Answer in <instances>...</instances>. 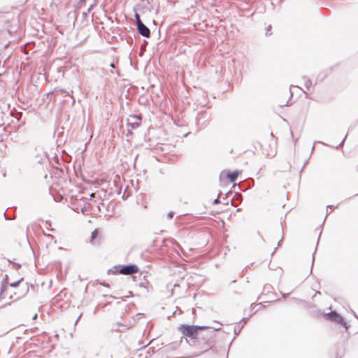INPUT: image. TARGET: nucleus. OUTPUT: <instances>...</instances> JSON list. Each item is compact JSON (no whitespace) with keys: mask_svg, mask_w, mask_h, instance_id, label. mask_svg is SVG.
<instances>
[{"mask_svg":"<svg viewBox=\"0 0 358 358\" xmlns=\"http://www.w3.org/2000/svg\"><path fill=\"white\" fill-rule=\"evenodd\" d=\"M220 329V328L219 327L213 330L207 331L205 333L201 332L196 337V339H194L192 341H188V339L185 338L186 343L196 350L189 357H199L212 349L215 345V331Z\"/></svg>","mask_w":358,"mask_h":358,"instance_id":"1","label":"nucleus"},{"mask_svg":"<svg viewBox=\"0 0 358 358\" xmlns=\"http://www.w3.org/2000/svg\"><path fill=\"white\" fill-rule=\"evenodd\" d=\"M209 327L205 325H191L187 324H181L178 326V329L182 334L183 338H187L188 341H192L196 339V336L201 333V330L208 329Z\"/></svg>","mask_w":358,"mask_h":358,"instance_id":"2","label":"nucleus"},{"mask_svg":"<svg viewBox=\"0 0 358 358\" xmlns=\"http://www.w3.org/2000/svg\"><path fill=\"white\" fill-rule=\"evenodd\" d=\"M318 313L323 315L327 317V320L333 322H336L341 325H343L346 329L349 328V325H348L347 322L345 321L344 318L338 313L336 310L331 311L330 313H322L320 310L318 311Z\"/></svg>","mask_w":358,"mask_h":358,"instance_id":"3","label":"nucleus"},{"mask_svg":"<svg viewBox=\"0 0 358 358\" xmlns=\"http://www.w3.org/2000/svg\"><path fill=\"white\" fill-rule=\"evenodd\" d=\"M113 269L115 270L114 273H118L123 275H131L138 271V268L136 264L115 266Z\"/></svg>","mask_w":358,"mask_h":358,"instance_id":"4","label":"nucleus"},{"mask_svg":"<svg viewBox=\"0 0 358 358\" xmlns=\"http://www.w3.org/2000/svg\"><path fill=\"white\" fill-rule=\"evenodd\" d=\"M32 162L34 165L48 163L49 159L47 153L43 150H36L35 155L33 157Z\"/></svg>","mask_w":358,"mask_h":358,"instance_id":"5","label":"nucleus"},{"mask_svg":"<svg viewBox=\"0 0 358 358\" xmlns=\"http://www.w3.org/2000/svg\"><path fill=\"white\" fill-rule=\"evenodd\" d=\"M8 279L9 277L7 274H6L1 282L0 286V299H3L6 297L7 292L8 291Z\"/></svg>","mask_w":358,"mask_h":358,"instance_id":"6","label":"nucleus"},{"mask_svg":"<svg viewBox=\"0 0 358 358\" xmlns=\"http://www.w3.org/2000/svg\"><path fill=\"white\" fill-rule=\"evenodd\" d=\"M141 122V117L138 115H131L129 116L127 122L128 127L131 129H136L139 127Z\"/></svg>","mask_w":358,"mask_h":358,"instance_id":"7","label":"nucleus"},{"mask_svg":"<svg viewBox=\"0 0 358 358\" xmlns=\"http://www.w3.org/2000/svg\"><path fill=\"white\" fill-rule=\"evenodd\" d=\"M81 200L83 202V205L79 204V206L80 207L81 212L83 214H88L93 205L96 203V200H94L92 203L87 202V198H82Z\"/></svg>","mask_w":358,"mask_h":358,"instance_id":"8","label":"nucleus"},{"mask_svg":"<svg viewBox=\"0 0 358 358\" xmlns=\"http://www.w3.org/2000/svg\"><path fill=\"white\" fill-rule=\"evenodd\" d=\"M209 117L210 114L207 110H203L198 113L196 117V120L198 124L201 122L202 124H203L209 119Z\"/></svg>","mask_w":358,"mask_h":358,"instance_id":"9","label":"nucleus"},{"mask_svg":"<svg viewBox=\"0 0 358 358\" xmlns=\"http://www.w3.org/2000/svg\"><path fill=\"white\" fill-rule=\"evenodd\" d=\"M138 32L142 36L145 38H149L150 36V29L145 24H140L137 28Z\"/></svg>","mask_w":358,"mask_h":358,"instance_id":"10","label":"nucleus"},{"mask_svg":"<svg viewBox=\"0 0 358 358\" xmlns=\"http://www.w3.org/2000/svg\"><path fill=\"white\" fill-rule=\"evenodd\" d=\"M182 339H183V337H180V340L178 341H173V342H171L169 344H167L164 348H165V350L166 352H169V351H173V350H176V349H178L182 341Z\"/></svg>","mask_w":358,"mask_h":358,"instance_id":"11","label":"nucleus"},{"mask_svg":"<svg viewBox=\"0 0 358 358\" xmlns=\"http://www.w3.org/2000/svg\"><path fill=\"white\" fill-rule=\"evenodd\" d=\"M29 291V287L28 284H27L24 287L21 288L20 291L16 292L17 298H15L14 299V301H16L23 298L24 296H25L28 294Z\"/></svg>","mask_w":358,"mask_h":358,"instance_id":"12","label":"nucleus"},{"mask_svg":"<svg viewBox=\"0 0 358 358\" xmlns=\"http://www.w3.org/2000/svg\"><path fill=\"white\" fill-rule=\"evenodd\" d=\"M332 68H329L325 71H321L316 78V83L322 82L325 78L328 76V74L331 71Z\"/></svg>","mask_w":358,"mask_h":358,"instance_id":"13","label":"nucleus"},{"mask_svg":"<svg viewBox=\"0 0 358 358\" xmlns=\"http://www.w3.org/2000/svg\"><path fill=\"white\" fill-rule=\"evenodd\" d=\"M238 174L239 171L238 170H235L234 171H228L227 173V178L231 182H234L237 180Z\"/></svg>","mask_w":358,"mask_h":358,"instance_id":"14","label":"nucleus"},{"mask_svg":"<svg viewBox=\"0 0 358 358\" xmlns=\"http://www.w3.org/2000/svg\"><path fill=\"white\" fill-rule=\"evenodd\" d=\"M303 79L305 80V87L308 91H311L313 83L310 79H308L306 76H303Z\"/></svg>","mask_w":358,"mask_h":358,"instance_id":"15","label":"nucleus"},{"mask_svg":"<svg viewBox=\"0 0 358 358\" xmlns=\"http://www.w3.org/2000/svg\"><path fill=\"white\" fill-rule=\"evenodd\" d=\"M98 236H99V230L97 229H96L91 234L90 242L92 243H94V240L97 238Z\"/></svg>","mask_w":358,"mask_h":358,"instance_id":"16","label":"nucleus"},{"mask_svg":"<svg viewBox=\"0 0 358 358\" xmlns=\"http://www.w3.org/2000/svg\"><path fill=\"white\" fill-rule=\"evenodd\" d=\"M7 261L8 262H9L10 264H12L13 266V268L15 270H19L21 267H22V265L19 263H16V262H14L13 261H11L10 259H7Z\"/></svg>","mask_w":358,"mask_h":358,"instance_id":"17","label":"nucleus"},{"mask_svg":"<svg viewBox=\"0 0 358 358\" xmlns=\"http://www.w3.org/2000/svg\"><path fill=\"white\" fill-rule=\"evenodd\" d=\"M243 327H244V324H242L241 326L240 325H237V326L234 327V332L235 336H238L241 333V331L242 329L243 328Z\"/></svg>","mask_w":358,"mask_h":358,"instance_id":"18","label":"nucleus"},{"mask_svg":"<svg viewBox=\"0 0 358 358\" xmlns=\"http://www.w3.org/2000/svg\"><path fill=\"white\" fill-rule=\"evenodd\" d=\"M135 20H136V28L138 27H139L140 24H143L144 23L142 22V20H141V17H140V15L139 14H138L136 12L135 13Z\"/></svg>","mask_w":358,"mask_h":358,"instance_id":"19","label":"nucleus"},{"mask_svg":"<svg viewBox=\"0 0 358 358\" xmlns=\"http://www.w3.org/2000/svg\"><path fill=\"white\" fill-rule=\"evenodd\" d=\"M135 20H136V28L138 27H139L140 24H143L144 23L142 22V20H141V17H140V15L139 14H138L136 12L135 13Z\"/></svg>","mask_w":358,"mask_h":358,"instance_id":"20","label":"nucleus"},{"mask_svg":"<svg viewBox=\"0 0 358 358\" xmlns=\"http://www.w3.org/2000/svg\"><path fill=\"white\" fill-rule=\"evenodd\" d=\"M22 281H23V278H21L20 280H18L15 282L9 283L8 287L15 288V287H18Z\"/></svg>","mask_w":358,"mask_h":358,"instance_id":"21","label":"nucleus"},{"mask_svg":"<svg viewBox=\"0 0 358 358\" xmlns=\"http://www.w3.org/2000/svg\"><path fill=\"white\" fill-rule=\"evenodd\" d=\"M96 207L98 208L99 212H101L102 208H105V207L106 208V210H108L107 208L108 207V205H107V206H106L105 203L103 201H101L97 204Z\"/></svg>","mask_w":358,"mask_h":358,"instance_id":"22","label":"nucleus"},{"mask_svg":"<svg viewBox=\"0 0 358 358\" xmlns=\"http://www.w3.org/2000/svg\"><path fill=\"white\" fill-rule=\"evenodd\" d=\"M127 43H129L130 45H132L134 44V38H133V36H131V35H129L127 38Z\"/></svg>","mask_w":358,"mask_h":358,"instance_id":"23","label":"nucleus"},{"mask_svg":"<svg viewBox=\"0 0 358 358\" xmlns=\"http://www.w3.org/2000/svg\"><path fill=\"white\" fill-rule=\"evenodd\" d=\"M348 135H345V138L343 139V141L341 142V143L336 146H335L336 149H340L341 147H343L344 142L347 138ZM334 148V146H333Z\"/></svg>","mask_w":358,"mask_h":358,"instance_id":"24","label":"nucleus"},{"mask_svg":"<svg viewBox=\"0 0 358 358\" xmlns=\"http://www.w3.org/2000/svg\"><path fill=\"white\" fill-rule=\"evenodd\" d=\"M266 36H271L272 34L271 33V25H268L266 29Z\"/></svg>","mask_w":358,"mask_h":358,"instance_id":"25","label":"nucleus"},{"mask_svg":"<svg viewBox=\"0 0 358 358\" xmlns=\"http://www.w3.org/2000/svg\"><path fill=\"white\" fill-rule=\"evenodd\" d=\"M12 116L14 117V115H13V113H10ZM22 112H18L17 113L16 115L15 116V118L17 120H20L22 116Z\"/></svg>","mask_w":358,"mask_h":358,"instance_id":"26","label":"nucleus"},{"mask_svg":"<svg viewBox=\"0 0 358 358\" xmlns=\"http://www.w3.org/2000/svg\"><path fill=\"white\" fill-rule=\"evenodd\" d=\"M221 195V192H220V193L218 194V196H217V198L215 199L213 201V204L214 205H217V204H219L220 203V201L219 199V197Z\"/></svg>","mask_w":358,"mask_h":358,"instance_id":"27","label":"nucleus"},{"mask_svg":"<svg viewBox=\"0 0 358 358\" xmlns=\"http://www.w3.org/2000/svg\"><path fill=\"white\" fill-rule=\"evenodd\" d=\"M149 284L148 281V280H145V282H141L140 284H139V286L140 287H144V288H147V285Z\"/></svg>","mask_w":358,"mask_h":358,"instance_id":"28","label":"nucleus"},{"mask_svg":"<svg viewBox=\"0 0 358 358\" xmlns=\"http://www.w3.org/2000/svg\"><path fill=\"white\" fill-rule=\"evenodd\" d=\"M148 44V41L145 40H143V44L141 45V52H143L145 50V45Z\"/></svg>","mask_w":358,"mask_h":358,"instance_id":"29","label":"nucleus"},{"mask_svg":"<svg viewBox=\"0 0 358 358\" xmlns=\"http://www.w3.org/2000/svg\"><path fill=\"white\" fill-rule=\"evenodd\" d=\"M174 215H175L174 212H173V211L169 212L167 215L168 219H169V220L172 219Z\"/></svg>","mask_w":358,"mask_h":358,"instance_id":"30","label":"nucleus"},{"mask_svg":"<svg viewBox=\"0 0 358 358\" xmlns=\"http://www.w3.org/2000/svg\"><path fill=\"white\" fill-rule=\"evenodd\" d=\"M15 296H16V292H12V293L9 295L8 299H10V300H11V299H13V300L14 301V299H15V298H14V297H15Z\"/></svg>","mask_w":358,"mask_h":358,"instance_id":"31","label":"nucleus"},{"mask_svg":"<svg viewBox=\"0 0 358 358\" xmlns=\"http://www.w3.org/2000/svg\"><path fill=\"white\" fill-rule=\"evenodd\" d=\"M96 6V3H93V4H92V5L88 8V9H87V13H90V11H91L94 8V6Z\"/></svg>","mask_w":358,"mask_h":358,"instance_id":"32","label":"nucleus"},{"mask_svg":"<svg viewBox=\"0 0 358 358\" xmlns=\"http://www.w3.org/2000/svg\"><path fill=\"white\" fill-rule=\"evenodd\" d=\"M133 134V132L131 131V129H128L127 134H126V136L127 137H129L131 136V135Z\"/></svg>","mask_w":358,"mask_h":358,"instance_id":"33","label":"nucleus"},{"mask_svg":"<svg viewBox=\"0 0 358 358\" xmlns=\"http://www.w3.org/2000/svg\"><path fill=\"white\" fill-rule=\"evenodd\" d=\"M88 13L87 12H84L82 14V17H83V19L84 20L85 17H87L88 16Z\"/></svg>","mask_w":358,"mask_h":358,"instance_id":"34","label":"nucleus"},{"mask_svg":"<svg viewBox=\"0 0 358 358\" xmlns=\"http://www.w3.org/2000/svg\"><path fill=\"white\" fill-rule=\"evenodd\" d=\"M248 320V318H246V317H243V318H242V319H241V321H243V324H244V325H245V324L247 323Z\"/></svg>","mask_w":358,"mask_h":358,"instance_id":"35","label":"nucleus"},{"mask_svg":"<svg viewBox=\"0 0 358 358\" xmlns=\"http://www.w3.org/2000/svg\"><path fill=\"white\" fill-rule=\"evenodd\" d=\"M335 208H336V206H333V205H328V206H327V209H328V208H330V209H331V210H333V209H334Z\"/></svg>","mask_w":358,"mask_h":358,"instance_id":"36","label":"nucleus"},{"mask_svg":"<svg viewBox=\"0 0 358 358\" xmlns=\"http://www.w3.org/2000/svg\"><path fill=\"white\" fill-rule=\"evenodd\" d=\"M82 315H83L82 313L80 314V315L78 316V317L77 318V320L75 322V324H76L78 323V322L80 320V318L81 317Z\"/></svg>","mask_w":358,"mask_h":358,"instance_id":"37","label":"nucleus"},{"mask_svg":"<svg viewBox=\"0 0 358 358\" xmlns=\"http://www.w3.org/2000/svg\"><path fill=\"white\" fill-rule=\"evenodd\" d=\"M281 294H282V296L283 299H286L287 298V294H284V293H281Z\"/></svg>","mask_w":358,"mask_h":358,"instance_id":"38","label":"nucleus"},{"mask_svg":"<svg viewBox=\"0 0 358 358\" xmlns=\"http://www.w3.org/2000/svg\"><path fill=\"white\" fill-rule=\"evenodd\" d=\"M59 92H61L62 93H66V94H69V93L66 92L64 90H60Z\"/></svg>","mask_w":358,"mask_h":358,"instance_id":"39","label":"nucleus"},{"mask_svg":"<svg viewBox=\"0 0 358 358\" xmlns=\"http://www.w3.org/2000/svg\"><path fill=\"white\" fill-rule=\"evenodd\" d=\"M282 242V238H281V240L279 241V242L278 243V246H280L281 245Z\"/></svg>","mask_w":358,"mask_h":358,"instance_id":"40","label":"nucleus"},{"mask_svg":"<svg viewBox=\"0 0 358 358\" xmlns=\"http://www.w3.org/2000/svg\"><path fill=\"white\" fill-rule=\"evenodd\" d=\"M36 318H37V314H35V315H34V317H33V320H35V319H36Z\"/></svg>","mask_w":358,"mask_h":358,"instance_id":"41","label":"nucleus"},{"mask_svg":"<svg viewBox=\"0 0 358 358\" xmlns=\"http://www.w3.org/2000/svg\"><path fill=\"white\" fill-rule=\"evenodd\" d=\"M331 212V210H327V215H326V217H327V215H328L329 213H330Z\"/></svg>","mask_w":358,"mask_h":358,"instance_id":"42","label":"nucleus"},{"mask_svg":"<svg viewBox=\"0 0 358 358\" xmlns=\"http://www.w3.org/2000/svg\"><path fill=\"white\" fill-rule=\"evenodd\" d=\"M110 66H111L112 68H115V64H114L113 63H111V64H110Z\"/></svg>","mask_w":358,"mask_h":358,"instance_id":"43","label":"nucleus"},{"mask_svg":"<svg viewBox=\"0 0 358 358\" xmlns=\"http://www.w3.org/2000/svg\"><path fill=\"white\" fill-rule=\"evenodd\" d=\"M314 259H315V257H314V255H313V262H314ZM313 264V263H312V265Z\"/></svg>","mask_w":358,"mask_h":358,"instance_id":"44","label":"nucleus"},{"mask_svg":"<svg viewBox=\"0 0 358 358\" xmlns=\"http://www.w3.org/2000/svg\"><path fill=\"white\" fill-rule=\"evenodd\" d=\"M103 296L104 297H111V298L113 297L112 296H107V295H104Z\"/></svg>","mask_w":358,"mask_h":358,"instance_id":"45","label":"nucleus"},{"mask_svg":"<svg viewBox=\"0 0 358 358\" xmlns=\"http://www.w3.org/2000/svg\"><path fill=\"white\" fill-rule=\"evenodd\" d=\"M90 196H91V197H94V194H90Z\"/></svg>","mask_w":358,"mask_h":358,"instance_id":"46","label":"nucleus"},{"mask_svg":"<svg viewBox=\"0 0 358 358\" xmlns=\"http://www.w3.org/2000/svg\"><path fill=\"white\" fill-rule=\"evenodd\" d=\"M4 216H5L6 220H8V218L6 217V213H4Z\"/></svg>","mask_w":358,"mask_h":358,"instance_id":"47","label":"nucleus"},{"mask_svg":"<svg viewBox=\"0 0 358 358\" xmlns=\"http://www.w3.org/2000/svg\"><path fill=\"white\" fill-rule=\"evenodd\" d=\"M277 250V248H275L273 252V253L275 252V251Z\"/></svg>","mask_w":358,"mask_h":358,"instance_id":"48","label":"nucleus"},{"mask_svg":"<svg viewBox=\"0 0 358 358\" xmlns=\"http://www.w3.org/2000/svg\"><path fill=\"white\" fill-rule=\"evenodd\" d=\"M354 315H355V317L358 319V316L355 314V313H354Z\"/></svg>","mask_w":358,"mask_h":358,"instance_id":"49","label":"nucleus"},{"mask_svg":"<svg viewBox=\"0 0 358 358\" xmlns=\"http://www.w3.org/2000/svg\"><path fill=\"white\" fill-rule=\"evenodd\" d=\"M314 148H315V145H313L312 147V151L314 150Z\"/></svg>","mask_w":358,"mask_h":358,"instance_id":"50","label":"nucleus"},{"mask_svg":"<svg viewBox=\"0 0 358 358\" xmlns=\"http://www.w3.org/2000/svg\"><path fill=\"white\" fill-rule=\"evenodd\" d=\"M31 45V43H27L26 44V45Z\"/></svg>","mask_w":358,"mask_h":358,"instance_id":"51","label":"nucleus"},{"mask_svg":"<svg viewBox=\"0 0 358 358\" xmlns=\"http://www.w3.org/2000/svg\"><path fill=\"white\" fill-rule=\"evenodd\" d=\"M133 36L136 38V34L134 33H133Z\"/></svg>","mask_w":358,"mask_h":358,"instance_id":"52","label":"nucleus"},{"mask_svg":"<svg viewBox=\"0 0 358 358\" xmlns=\"http://www.w3.org/2000/svg\"><path fill=\"white\" fill-rule=\"evenodd\" d=\"M94 14L92 15V20H93Z\"/></svg>","mask_w":358,"mask_h":358,"instance_id":"53","label":"nucleus"},{"mask_svg":"<svg viewBox=\"0 0 358 358\" xmlns=\"http://www.w3.org/2000/svg\"><path fill=\"white\" fill-rule=\"evenodd\" d=\"M176 358H181V357H176Z\"/></svg>","mask_w":358,"mask_h":358,"instance_id":"54","label":"nucleus"},{"mask_svg":"<svg viewBox=\"0 0 358 358\" xmlns=\"http://www.w3.org/2000/svg\"><path fill=\"white\" fill-rule=\"evenodd\" d=\"M336 358H341V357H337Z\"/></svg>","mask_w":358,"mask_h":358,"instance_id":"55","label":"nucleus"}]
</instances>
